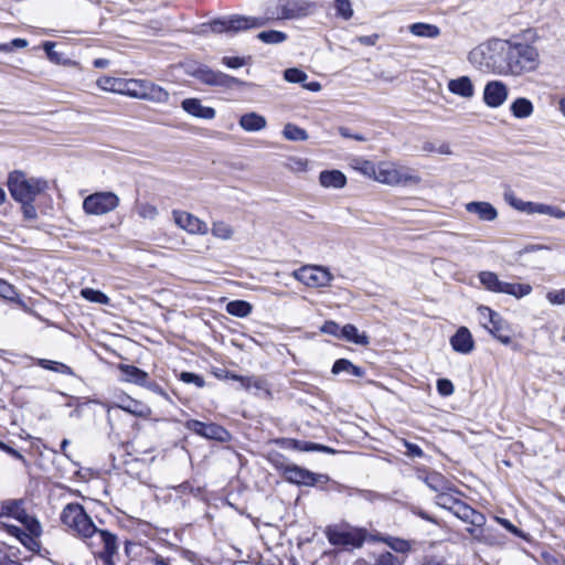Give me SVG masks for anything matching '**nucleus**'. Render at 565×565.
Listing matches in <instances>:
<instances>
[{"mask_svg":"<svg viewBox=\"0 0 565 565\" xmlns=\"http://www.w3.org/2000/svg\"><path fill=\"white\" fill-rule=\"evenodd\" d=\"M469 58L472 63H478L481 70L499 75L520 76L535 71L539 66L536 47L512 41H495L486 51L473 50Z\"/></svg>","mask_w":565,"mask_h":565,"instance_id":"nucleus-1","label":"nucleus"},{"mask_svg":"<svg viewBox=\"0 0 565 565\" xmlns=\"http://www.w3.org/2000/svg\"><path fill=\"white\" fill-rule=\"evenodd\" d=\"M61 521L84 540L98 539L102 548L97 551L93 550V554L95 557L99 558L104 565H114V556L118 552L117 536L107 530L97 529L82 504H66L62 510Z\"/></svg>","mask_w":565,"mask_h":565,"instance_id":"nucleus-2","label":"nucleus"},{"mask_svg":"<svg viewBox=\"0 0 565 565\" xmlns=\"http://www.w3.org/2000/svg\"><path fill=\"white\" fill-rule=\"evenodd\" d=\"M284 20L280 17V0L274 6L265 9L264 17H247L241 14H233L225 18L214 19L209 23V26L214 33H238L250 29L265 26L270 21Z\"/></svg>","mask_w":565,"mask_h":565,"instance_id":"nucleus-3","label":"nucleus"},{"mask_svg":"<svg viewBox=\"0 0 565 565\" xmlns=\"http://www.w3.org/2000/svg\"><path fill=\"white\" fill-rule=\"evenodd\" d=\"M8 189L17 202L35 201L47 189V181L28 178L22 171H13L8 177Z\"/></svg>","mask_w":565,"mask_h":565,"instance_id":"nucleus-4","label":"nucleus"},{"mask_svg":"<svg viewBox=\"0 0 565 565\" xmlns=\"http://www.w3.org/2000/svg\"><path fill=\"white\" fill-rule=\"evenodd\" d=\"M326 536L333 546H342L344 548H360L370 537L367 531L363 527L352 526H328Z\"/></svg>","mask_w":565,"mask_h":565,"instance_id":"nucleus-5","label":"nucleus"},{"mask_svg":"<svg viewBox=\"0 0 565 565\" xmlns=\"http://www.w3.org/2000/svg\"><path fill=\"white\" fill-rule=\"evenodd\" d=\"M277 467L281 470L285 479L290 483L322 488L323 484L330 481L327 475L315 473L294 463H280L277 465Z\"/></svg>","mask_w":565,"mask_h":565,"instance_id":"nucleus-6","label":"nucleus"},{"mask_svg":"<svg viewBox=\"0 0 565 565\" xmlns=\"http://www.w3.org/2000/svg\"><path fill=\"white\" fill-rule=\"evenodd\" d=\"M374 180L388 185L416 184L420 181L419 177L412 174L408 168L397 167L392 162H380Z\"/></svg>","mask_w":565,"mask_h":565,"instance_id":"nucleus-7","label":"nucleus"},{"mask_svg":"<svg viewBox=\"0 0 565 565\" xmlns=\"http://www.w3.org/2000/svg\"><path fill=\"white\" fill-rule=\"evenodd\" d=\"M482 326L501 343L510 344V326L500 313L486 306L478 308Z\"/></svg>","mask_w":565,"mask_h":565,"instance_id":"nucleus-8","label":"nucleus"},{"mask_svg":"<svg viewBox=\"0 0 565 565\" xmlns=\"http://www.w3.org/2000/svg\"><path fill=\"white\" fill-rule=\"evenodd\" d=\"M119 202L118 195L114 192H96L84 199L83 210L88 215H104L116 210Z\"/></svg>","mask_w":565,"mask_h":565,"instance_id":"nucleus-9","label":"nucleus"},{"mask_svg":"<svg viewBox=\"0 0 565 565\" xmlns=\"http://www.w3.org/2000/svg\"><path fill=\"white\" fill-rule=\"evenodd\" d=\"M294 277L310 288L330 286L333 275L327 267L319 265H306L292 273Z\"/></svg>","mask_w":565,"mask_h":565,"instance_id":"nucleus-10","label":"nucleus"},{"mask_svg":"<svg viewBox=\"0 0 565 565\" xmlns=\"http://www.w3.org/2000/svg\"><path fill=\"white\" fill-rule=\"evenodd\" d=\"M193 76L206 85L222 87L226 89H232L246 85V83L239 78L227 75L221 71L211 70L207 66H199L193 72Z\"/></svg>","mask_w":565,"mask_h":565,"instance_id":"nucleus-11","label":"nucleus"},{"mask_svg":"<svg viewBox=\"0 0 565 565\" xmlns=\"http://www.w3.org/2000/svg\"><path fill=\"white\" fill-rule=\"evenodd\" d=\"M184 427L188 430L211 440L227 441L231 438L230 433L223 426L215 423H203L196 419H189L184 423Z\"/></svg>","mask_w":565,"mask_h":565,"instance_id":"nucleus-12","label":"nucleus"},{"mask_svg":"<svg viewBox=\"0 0 565 565\" xmlns=\"http://www.w3.org/2000/svg\"><path fill=\"white\" fill-rule=\"evenodd\" d=\"M127 95L157 104H167L170 97L169 93L163 87L148 81H140L138 88L128 89Z\"/></svg>","mask_w":565,"mask_h":565,"instance_id":"nucleus-13","label":"nucleus"},{"mask_svg":"<svg viewBox=\"0 0 565 565\" xmlns=\"http://www.w3.org/2000/svg\"><path fill=\"white\" fill-rule=\"evenodd\" d=\"M172 215L174 223L190 234L204 235L209 232L207 224L189 212L173 210Z\"/></svg>","mask_w":565,"mask_h":565,"instance_id":"nucleus-14","label":"nucleus"},{"mask_svg":"<svg viewBox=\"0 0 565 565\" xmlns=\"http://www.w3.org/2000/svg\"><path fill=\"white\" fill-rule=\"evenodd\" d=\"M312 9L313 3L307 0H280V17L286 20L305 18Z\"/></svg>","mask_w":565,"mask_h":565,"instance_id":"nucleus-15","label":"nucleus"},{"mask_svg":"<svg viewBox=\"0 0 565 565\" xmlns=\"http://www.w3.org/2000/svg\"><path fill=\"white\" fill-rule=\"evenodd\" d=\"M508 98V87L500 81L489 82L483 90L484 103L492 108L501 106Z\"/></svg>","mask_w":565,"mask_h":565,"instance_id":"nucleus-16","label":"nucleus"},{"mask_svg":"<svg viewBox=\"0 0 565 565\" xmlns=\"http://www.w3.org/2000/svg\"><path fill=\"white\" fill-rule=\"evenodd\" d=\"M450 345L452 350L458 353H470L475 348V341L469 329L466 327H460L450 338Z\"/></svg>","mask_w":565,"mask_h":565,"instance_id":"nucleus-17","label":"nucleus"},{"mask_svg":"<svg viewBox=\"0 0 565 565\" xmlns=\"http://www.w3.org/2000/svg\"><path fill=\"white\" fill-rule=\"evenodd\" d=\"M182 109L189 115L201 119H213L216 116L214 108L202 105L198 98H185L181 103Z\"/></svg>","mask_w":565,"mask_h":565,"instance_id":"nucleus-18","label":"nucleus"},{"mask_svg":"<svg viewBox=\"0 0 565 565\" xmlns=\"http://www.w3.org/2000/svg\"><path fill=\"white\" fill-rule=\"evenodd\" d=\"M469 213L477 214L481 221L491 222L498 217L497 209L489 202H469L466 204Z\"/></svg>","mask_w":565,"mask_h":565,"instance_id":"nucleus-19","label":"nucleus"},{"mask_svg":"<svg viewBox=\"0 0 565 565\" xmlns=\"http://www.w3.org/2000/svg\"><path fill=\"white\" fill-rule=\"evenodd\" d=\"M456 516L476 527H481L486 523V516L465 502L457 507Z\"/></svg>","mask_w":565,"mask_h":565,"instance_id":"nucleus-20","label":"nucleus"},{"mask_svg":"<svg viewBox=\"0 0 565 565\" xmlns=\"http://www.w3.org/2000/svg\"><path fill=\"white\" fill-rule=\"evenodd\" d=\"M118 370L122 375L121 380L125 382L134 383L139 386L147 383L148 373L135 365L119 364Z\"/></svg>","mask_w":565,"mask_h":565,"instance_id":"nucleus-21","label":"nucleus"},{"mask_svg":"<svg viewBox=\"0 0 565 565\" xmlns=\"http://www.w3.org/2000/svg\"><path fill=\"white\" fill-rule=\"evenodd\" d=\"M239 126L242 129L248 132L260 131L266 128L267 120L263 115L255 111H250L241 116Z\"/></svg>","mask_w":565,"mask_h":565,"instance_id":"nucleus-22","label":"nucleus"},{"mask_svg":"<svg viewBox=\"0 0 565 565\" xmlns=\"http://www.w3.org/2000/svg\"><path fill=\"white\" fill-rule=\"evenodd\" d=\"M532 291V287L529 284H514L507 282L499 279L497 284V288L494 292L498 294H507L510 296H514L515 298H522L530 295Z\"/></svg>","mask_w":565,"mask_h":565,"instance_id":"nucleus-23","label":"nucleus"},{"mask_svg":"<svg viewBox=\"0 0 565 565\" xmlns=\"http://www.w3.org/2000/svg\"><path fill=\"white\" fill-rule=\"evenodd\" d=\"M448 89L458 96L470 98L473 96V85L468 76H461L456 79H450L448 83Z\"/></svg>","mask_w":565,"mask_h":565,"instance_id":"nucleus-24","label":"nucleus"},{"mask_svg":"<svg viewBox=\"0 0 565 565\" xmlns=\"http://www.w3.org/2000/svg\"><path fill=\"white\" fill-rule=\"evenodd\" d=\"M369 540L372 542H383L390 548L401 554H407L411 551L409 542L399 537L383 536L381 534H375L370 535Z\"/></svg>","mask_w":565,"mask_h":565,"instance_id":"nucleus-25","label":"nucleus"},{"mask_svg":"<svg viewBox=\"0 0 565 565\" xmlns=\"http://www.w3.org/2000/svg\"><path fill=\"white\" fill-rule=\"evenodd\" d=\"M319 181L324 188L341 189L345 185L347 178L339 170H326L320 173Z\"/></svg>","mask_w":565,"mask_h":565,"instance_id":"nucleus-26","label":"nucleus"},{"mask_svg":"<svg viewBox=\"0 0 565 565\" xmlns=\"http://www.w3.org/2000/svg\"><path fill=\"white\" fill-rule=\"evenodd\" d=\"M331 372L334 375H338L340 373H347L355 377H363L365 375V370L363 367L353 364L348 359H338L333 363Z\"/></svg>","mask_w":565,"mask_h":565,"instance_id":"nucleus-27","label":"nucleus"},{"mask_svg":"<svg viewBox=\"0 0 565 565\" xmlns=\"http://www.w3.org/2000/svg\"><path fill=\"white\" fill-rule=\"evenodd\" d=\"M408 31L417 38L425 39H436L441 33L439 26L425 22H416L408 25Z\"/></svg>","mask_w":565,"mask_h":565,"instance_id":"nucleus-28","label":"nucleus"},{"mask_svg":"<svg viewBox=\"0 0 565 565\" xmlns=\"http://www.w3.org/2000/svg\"><path fill=\"white\" fill-rule=\"evenodd\" d=\"M340 338L359 345H367L370 343L369 337L365 333L360 334L358 328L351 323L341 327Z\"/></svg>","mask_w":565,"mask_h":565,"instance_id":"nucleus-29","label":"nucleus"},{"mask_svg":"<svg viewBox=\"0 0 565 565\" xmlns=\"http://www.w3.org/2000/svg\"><path fill=\"white\" fill-rule=\"evenodd\" d=\"M425 483L436 492L450 491V482L439 472L431 471L425 477Z\"/></svg>","mask_w":565,"mask_h":565,"instance_id":"nucleus-30","label":"nucleus"},{"mask_svg":"<svg viewBox=\"0 0 565 565\" xmlns=\"http://www.w3.org/2000/svg\"><path fill=\"white\" fill-rule=\"evenodd\" d=\"M511 113L516 118H527L533 113V104L524 97L516 98L510 106Z\"/></svg>","mask_w":565,"mask_h":565,"instance_id":"nucleus-31","label":"nucleus"},{"mask_svg":"<svg viewBox=\"0 0 565 565\" xmlns=\"http://www.w3.org/2000/svg\"><path fill=\"white\" fill-rule=\"evenodd\" d=\"M7 531L10 535L17 537L25 547L31 551H34V547L39 546V543L35 541V539L32 537L30 533H26L17 525H8Z\"/></svg>","mask_w":565,"mask_h":565,"instance_id":"nucleus-32","label":"nucleus"},{"mask_svg":"<svg viewBox=\"0 0 565 565\" xmlns=\"http://www.w3.org/2000/svg\"><path fill=\"white\" fill-rule=\"evenodd\" d=\"M252 310L253 306L245 300H232L226 305L227 313L238 318L247 317Z\"/></svg>","mask_w":565,"mask_h":565,"instance_id":"nucleus-33","label":"nucleus"},{"mask_svg":"<svg viewBox=\"0 0 565 565\" xmlns=\"http://www.w3.org/2000/svg\"><path fill=\"white\" fill-rule=\"evenodd\" d=\"M436 503L456 515L457 507L462 505L463 501L451 495L449 491H443L436 495Z\"/></svg>","mask_w":565,"mask_h":565,"instance_id":"nucleus-34","label":"nucleus"},{"mask_svg":"<svg viewBox=\"0 0 565 565\" xmlns=\"http://www.w3.org/2000/svg\"><path fill=\"white\" fill-rule=\"evenodd\" d=\"M532 206L533 207H531L530 214L537 213V214L550 215L555 218H565V211H562L561 209H558L556 206L547 205V204H543V203H534V202H532Z\"/></svg>","mask_w":565,"mask_h":565,"instance_id":"nucleus-35","label":"nucleus"},{"mask_svg":"<svg viewBox=\"0 0 565 565\" xmlns=\"http://www.w3.org/2000/svg\"><path fill=\"white\" fill-rule=\"evenodd\" d=\"M285 139L290 141H305L308 139V134L305 129L294 124H286L282 130Z\"/></svg>","mask_w":565,"mask_h":565,"instance_id":"nucleus-36","label":"nucleus"},{"mask_svg":"<svg viewBox=\"0 0 565 565\" xmlns=\"http://www.w3.org/2000/svg\"><path fill=\"white\" fill-rule=\"evenodd\" d=\"M287 34L277 30L262 31L257 34V39L266 44H279L287 40Z\"/></svg>","mask_w":565,"mask_h":565,"instance_id":"nucleus-37","label":"nucleus"},{"mask_svg":"<svg viewBox=\"0 0 565 565\" xmlns=\"http://www.w3.org/2000/svg\"><path fill=\"white\" fill-rule=\"evenodd\" d=\"M38 365H40L41 367H43L45 370L54 371V372H57L61 374H67V375L73 374L72 369L68 365L57 362V361H52V360H47V359H39Z\"/></svg>","mask_w":565,"mask_h":565,"instance_id":"nucleus-38","label":"nucleus"},{"mask_svg":"<svg viewBox=\"0 0 565 565\" xmlns=\"http://www.w3.org/2000/svg\"><path fill=\"white\" fill-rule=\"evenodd\" d=\"M504 200L515 210L524 212L526 214H530L531 207H533L532 202L522 201L521 199L516 198L514 193L511 191L504 193Z\"/></svg>","mask_w":565,"mask_h":565,"instance_id":"nucleus-39","label":"nucleus"},{"mask_svg":"<svg viewBox=\"0 0 565 565\" xmlns=\"http://www.w3.org/2000/svg\"><path fill=\"white\" fill-rule=\"evenodd\" d=\"M136 213L143 220H154L159 212L158 209L147 202H138L135 206Z\"/></svg>","mask_w":565,"mask_h":565,"instance_id":"nucleus-40","label":"nucleus"},{"mask_svg":"<svg viewBox=\"0 0 565 565\" xmlns=\"http://www.w3.org/2000/svg\"><path fill=\"white\" fill-rule=\"evenodd\" d=\"M81 295L84 299H86L90 302L100 303V305H107L109 302V298L107 295H105L104 292H102L99 290H95L92 288L82 289Z\"/></svg>","mask_w":565,"mask_h":565,"instance_id":"nucleus-41","label":"nucleus"},{"mask_svg":"<svg viewBox=\"0 0 565 565\" xmlns=\"http://www.w3.org/2000/svg\"><path fill=\"white\" fill-rule=\"evenodd\" d=\"M478 277H479V280L482 284V286L487 290L494 292V290L497 288V284L499 281V277L495 273L484 270V271H480Z\"/></svg>","mask_w":565,"mask_h":565,"instance_id":"nucleus-42","label":"nucleus"},{"mask_svg":"<svg viewBox=\"0 0 565 565\" xmlns=\"http://www.w3.org/2000/svg\"><path fill=\"white\" fill-rule=\"evenodd\" d=\"M374 565H404V559L391 552H383L377 555Z\"/></svg>","mask_w":565,"mask_h":565,"instance_id":"nucleus-43","label":"nucleus"},{"mask_svg":"<svg viewBox=\"0 0 565 565\" xmlns=\"http://www.w3.org/2000/svg\"><path fill=\"white\" fill-rule=\"evenodd\" d=\"M334 9L337 15L344 20H349L353 15V10L350 0H334Z\"/></svg>","mask_w":565,"mask_h":565,"instance_id":"nucleus-44","label":"nucleus"},{"mask_svg":"<svg viewBox=\"0 0 565 565\" xmlns=\"http://www.w3.org/2000/svg\"><path fill=\"white\" fill-rule=\"evenodd\" d=\"M233 228L224 222H215L212 227V234L222 239H230L233 236Z\"/></svg>","mask_w":565,"mask_h":565,"instance_id":"nucleus-45","label":"nucleus"},{"mask_svg":"<svg viewBox=\"0 0 565 565\" xmlns=\"http://www.w3.org/2000/svg\"><path fill=\"white\" fill-rule=\"evenodd\" d=\"M284 78L289 83H298L303 85L308 76L303 71L291 67L284 72Z\"/></svg>","mask_w":565,"mask_h":565,"instance_id":"nucleus-46","label":"nucleus"},{"mask_svg":"<svg viewBox=\"0 0 565 565\" xmlns=\"http://www.w3.org/2000/svg\"><path fill=\"white\" fill-rule=\"evenodd\" d=\"M23 518L21 515H18L17 519L24 522L26 524L29 533L32 535V537L40 536L41 534V524L40 522L34 518H29L25 513H23Z\"/></svg>","mask_w":565,"mask_h":565,"instance_id":"nucleus-47","label":"nucleus"},{"mask_svg":"<svg viewBox=\"0 0 565 565\" xmlns=\"http://www.w3.org/2000/svg\"><path fill=\"white\" fill-rule=\"evenodd\" d=\"M239 383H241V386L246 390H249L252 387H254L256 390L265 388V381L260 377H255V376L239 377Z\"/></svg>","mask_w":565,"mask_h":565,"instance_id":"nucleus-48","label":"nucleus"},{"mask_svg":"<svg viewBox=\"0 0 565 565\" xmlns=\"http://www.w3.org/2000/svg\"><path fill=\"white\" fill-rule=\"evenodd\" d=\"M180 380L183 383L194 384L198 387H203L205 385L204 379L201 375L192 373V372H182L180 374Z\"/></svg>","mask_w":565,"mask_h":565,"instance_id":"nucleus-49","label":"nucleus"},{"mask_svg":"<svg viewBox=\"0 0 565 565\" xmlns=\"http://www.w3.org/2000/svg\"><path fill=\"white\" fill-rule=\"evenodd\" d=\"M120 81L114 77H102L97 81L98 87L108 92H117V85H120Z\"/></svg>","mask_w":565,"mask_h":565,"instance_id":"nucleus-50","label":"nucleus"},{"mask_svg":"<svg viewBox=\"0 0 565 565\" xmlns=\"http://www.w3.org/2000/svg\"><path fill=\"white\" fill-rule=\"evenodd\" d=\"M292 448L299 451H319V445L317 443L303 441V440H291Z\"/></svg>","mask_w":565,"mask_h":565,"instance_id":"nucleus-51","label":"nucleus"},{"mask_svg":"<svg viewBox=\"0 0 565 565\" xmlns=\"http://www.w3.org/2000/svg\"><path fill=\"white\" fill-rule=\"evenodd\" d=\"M437 391L441 396H449L454 393L455 387L451 381L447 379H439L437 381Z\"/></svg>","mask_w":565,"mask_h":565,"instance_id":"nucleus-52","label":"nucleus"},{"mask_svg":"<svg viewBox=\"0 0 565 565\" xmlns=\"http://www.w3.org/2000/svg\"><path fill=\"white\" fill-rule=\"evenodd\" d=\"M15 296L17 292L13 286L0 278V297L8 300H14Z\"/></svg>","mask_w":565,"mask_h":565,"instance_id":"nucleus-53","label":"nucleus"},{"mask_svg":"<svg viewBox=\"0 0 565 565\" xmlns=\"http://www.w3.org/2000/svg\"><path fill=\"white\" fill-rule=\"evenodd\" d=\"M403 445L406 448V456L412 458H422L424 456V451L418 445L413 444L406 439H403Z\"/></svg>","mask_w":565,"mask_h":565,"instance_id":"nucleus-54","label":"nucleus"},{"mask_svg":"<svg viewBox=\"0 0 565 565\" xmlns=\"http://www.w3.org/2000/svg\"><path fill=\"white\" fill-rule=\"evenodd\" d=\"M359 494L362 499L374 502V501H384L387 499L386 494L373 491V490H359Z\"/></svg>","mask_w":565,"mask_h":565,"instance_id":"nucleus-55","label":"nucleus"},{"mask_svg":"<svg viewBox=\"0 0 565 565\" xmlns=\"http://www.w3.org/2000/svg\"><path fill=\"white\" fill-rule=\"evenodd\" d=\"M320 330L326 334H331L337 338H340L341 334V327L332 320L326 321L320 328Z\"/></svg>","mask_w":565,"mask_h":565,"instance_id":"nucleus-56","label":"nucleus"},{"mask_svg":"<svg viewBox=\"0 0 565 565\" xmlns=\"http://www.w3.org/2000/svg\"><path fill=\"white\" fill-rule=\"evenodd\" d=\"M546 299L552 305H565V289L548 291Z\"/></svg>","mask_w":565,"mask_h":565,"instance_id":"nucleus-57","label":"nucleus"},{"mask_svg":"<svg viewBox=\"0 0 565 565\" xmlns=\"http://www.w3.org/2000/svg\"><path fill=\"white\" fill-rule=\"evenodd\" d=\"M34 201L20 202L24 218L35 220L38 217L36 209L33 205Z\"/></svg>","mask_w":565,"mask_h":565,"instance_id":"nucleus-58","label":"nucleus"},{"mask_svg":"<svg viewBox=\"0 0 565 565\" xmlns=\"http://www.w3.org/2000/svg\"><path fill=\"white\" fill-rule=\"evenodd\" d=\"M143 387H147L149 391L153 392L154 394H158L160 395L161 397H163L164 399L167 401H170V397L168 395V393L164 391V388L158 384L157 382H153V381H150L149 379L147 380V383L142 385Z\"/></svg>","mask_w":565,"mask_h":565,"instance_id":"nucleus-59","label":"nucleus"},{"mask_svg":"<svg viewBox=\"0 0 565 565\" xmlns=\"http://www.w3.org/2000/svg\"><path fill=\"white\" fill-rule=\"evenodd\" d=\"M359 170L367 175V177H372L373 179H375V175H376V171H377V164H374L373 162L369 161V160H364L361 162V166L359 167Z\"/></svg>","mask_w":565,"mask_h":565,"instance_id":"nucleus-60","label":"nucleus"},{"mask_svg":"<svg viewBox=\"0 0 565 565\" xmlns=\"http://www.w3.org/2000/svg\"><path fill=\"white\" fill-rule=\"evenodd\" d=\"M222 64L230 68H238L245 65V60L239 56H224L222 58Z\"/></svg>","mask_w":565,"mask_h":565,"instance_id":"nucleus-61","label":"nucleus"},{"mask_svg":"<svg viewBox=\"0 0 565 565\" xmlns=\"http://www.w3.org/2000/svg\"><path fill=\"white\" fill-rule=\"evenodd\" d=\"M19 503L17 501H8V502H4L2 505H1V513L0 514H6V515H15L18 516V512H19Z\"/></svg>","mask_w":565,"mask_h":565,"instance_id":"nucleus-62","label":"nucleus"},{"mask_svg":"<svg viewBox=\"0 0 565 565\" xmlns=\"http://www.w3.org/2000/svg\"><path fill=\"white\" fill-rule=\"evenodd\" d=\"M0 450L7 452L8 455H10L13 458L22 461L23 463H26V460H25L24 456L20 451H18L17 449L12 448L11 446L4 444L1 440H0Z\"/></svg>","mask_w":565,"mask_h":565,"instance_id":"nucleus-63","label":"nucleus"},{"mask_svg":"<svg viewBox=\"0 0 565 565\" xmlns=\"http://www.w3.org/2000/svg\"><path fill=\"white\" fill-rule=\"evenodd\" d=\"M120 408H122L126 412H129L130 414L142 416L143 412L140 408V404L137 401L130 399L128 401L127 405H120Z\"/></svg>","mask_w":565,"mask_h":565,"instance_id":"nucleus-64","label":"nucleus"}]
</instances>
